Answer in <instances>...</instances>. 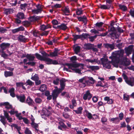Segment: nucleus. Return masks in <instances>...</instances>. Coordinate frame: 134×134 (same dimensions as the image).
<instances>
[{
  "mask_svg": "<svg viewBox=\"0 0 134 134\" xmlns=\"http://www.w3.org/2000/svg\"><path fill=\"white\" fill-rule=\"evenodd\" d=\"M122 49L120 51H115L113 52L112 53L111 56L109 57L110 59H111V60L109 61L110 63H111L114 67L118 68V64L119 63V58L122 52Z\"/></svg>",
  "mask_w": 134,
  "mask_h": 134,
  "instance_id": "f257e3e1",
  "label": "nucleus"
},
{
  "mask_svg": "<svg viewBox=\"0 0 134 134\" xmlns=\"http://www.w3.org/2000/svg\"><path fill=\"white\" fill-rule=\"evenodd\" d=\"M64 66H66L68 67L69 69H71L72 70L75 71V72L81 74L82 73L81 72V70L79 69L72 68H78L80 66L79 64L76 63V62H73V63H65L64 64Z\"/></svg>",
  "mask_w": 134,
  "mask_h": 134,
  "instance_id": "f03ea898",
  "label": "nucleus"
},
{
  "mask_svg": "<svg viewBox=\"0 0 134 134\" xmlns=\"http://www.w3.org/2000/svg\"><path fill=\"white\" fill-rule=\"evenodd\" d=\"M122 54H120L119 58V63L120 65H122L125 66H127L129 65L130 64V61L127 60L126 58H125L123 57L124 53V50L122 49Z\"/></svg>",
  "mask_w": 134,
  "mask_h": 134,
  "instance_id": "7ed1b4c3",
  "label": "nucleus"
},
{
  "mask_svg": "<svg viewBox=\"0 0 134 134\" xmlns=\"http://www.w3.org/2000/svg\"><path fill=\"white\" fill-rule=\"evenodd\" d=\"M55 89L52 91V99L54 101H56L59 93L62 91L61 88H58L57 86L54 87Z\"/></svg>",
  "mask_w": 134,
  "mask_h": 134,
  "instance_id": "20e7f679",
  "label": "nucleus"
},
{
  "mask_svg": "<svg viewBox=\"0 0 134 134\" xmlns=\"http://www.w3.org/2000/svg\"><path fill=\"white\" fill-rule=\"evenodd\" d=\"M90 35L89 34H82L81 35H73L72 36L73 37V40L74 41H76V40L79 39H80L82 40L86 38Z\"/></svg>",
  "mask_w": 134,
  "mask_h": 134,
  "instance_id": "39448f33",
  "label": "nucleus"
},
{
  "mask_svg": "<svg viewBox=\"0 0 134 134\" xmlns=\"http://www.w3.org/2000/svg\"><path fill=\"white\" fill-rule=\"evenodd\" d=\"M94 44L90 43H85L84 44V46L85 47V49L86 50H92L94 52H98V49L94 47Z\"/></svg>",
  "mask_w": 134,
  "mask_h": 134,
  "instance_id": "423d86ee",
  "label": "nucleus"
},
{
  "mask_svg": "<svg viewBox=\"0 0 134 134\" xmlns=\"http://www.w3.org/2000/svg\"><path fill=\"white\" fill-rule=\"evenodd\" d=\"M3 111L4 112V116L2 115L0 116V118H1L0 121L4 125H5L6 123V118L9 117V115L8 113L7 112V111L4 110Z\"/></svg>",
  "mask_w": 134,
  "mask_h": 134,
  "instance_id": "0eeeda50",
  "label": "nucleus"
},
{
  "mask_svg": "<svg viewBox=\"0 0 134 134\" xmlns=\"http://www.w3.org/2000/svg\"><path fill=\"white\" fill-rule=\"evenodd\" d=\"M51 114L50 111L48 109L46 108H43L42 110V114H41V116L42 118L46 119V118L49 116Z\"/></svg>",
  "mask_w": 134,
  "mask_h": 134,
  "instance_id": "6e6552de",
  "label": "nucleus"
},
{
  "mask_svg": "<svg viewBox=\"0 0 134 134\" xmlns=\"http://www.w3.org/2000/svg\"><path fill=\"white\" fill-rule=\"evenodd\" d=\"M43 61L47 62L46 64L47 65L53 64L56 65L58 64L59 63L57 60H53L52 59L47 57H45Z\"/></svg>",
  "mask_w": 134,
  "mask_h": 134,
  "instance_id": "1a4fd4ad",
  "label": "nucleus"
},
{
  "mask_svg": "<svg viewBox=\"0 0 134 134\" xmlns=\"http://www.w3.org/2000/svg\"><path fill=\"white\" fill-rule=\"evenodd\" d=\"M60 51V50L57 48H55L54 49L53 52H51L49 53V54L46 53V57L50 56L51 57H57L58 55L60 54L58 52Z\"/></svg>",
  "mask_w": 134,
  "mask_h": 134,
  "instance_id": "9d476101",
  "label": "nucleus"
},
{
  "mask_svg": "<svg viewBox=\"0 0 134 134\" xmlns=\"http://www.w3.org/2000/svg\"><path fill=\"white\" fill-rule=\"evenodd\" d=\"M79 81L80 83V85L81 87L84 88L87 86V79L85 77L79 79Z\"/></svg>",
  "mask_w": 134,
  "mask_h": 134,
  "instance_id": "9b49d317",
  "label": "nucleus"
},
{
  "mask_svg": "<svg viewBox=\"0 0 134 134\" xmlns=\"http://www.w3.org/2000/svg\"><path fill=\"white\" fill-rule=\"evenodd\" d=\"M92 97V94L90 92V91L88 90L86 92V93L83 95V99L85 100H86L87 99H88V100H90Z\"/></svg>",
  "mask_w": 134,
  "mask_h": 134,
  "instance_id": "f8f14e48",
  "label": "nucleus"
},
{
  "mask_svg": "<svg viewBox=\"0 0 134 134\" xmlns=\"http://www.w3.org/2000/svg\"><path fill=\"white\" fill-rule=\"evenodd\" d=\"M88 80L87 79V86H89L91 85L94 84L96 81L92 77H88Z\"/></svg>",
  "mask_w": 134,
  "mask_h": 134,
  "instance_id": "ddd939ff",
  "label": "nucleus"
},
{
  "mask_svg": "<svg viewBox=\"0 0 134 134\" xmlns=\"http://www.w3.org/2000/svg\"><path fill=\"white\" fill-rule=\"evenodd\" d=\"M26 103L30 106L34 107L35 106L34 102L30 96L28 97L26 100Z\"/></svg>",
  "mask_w": 134,
  "mask_h": 134,
  "instance_id": "4468645a",
  "label": "nucleus"
},
{
  "mask_svg": "<svg viewBox=\"0 0 134 134\" xmlns=\"http://www.w3.org/2000/svg\"><path fill=\"white\" fill-rule=\"evenodd\" d=\"M10 45V44L9 43H3L1 44L0 47L2 49V52H4V51Z\"/></svg>",
  "mask_w": 134,
  "mask_h": 134,
  "instance_id": "2eb2a0df",
  "label": "nucleus"
},
{
  "mask_svg": "<svg viewBox=\"0 0 134 134\" xmlns=\"http://www.w3.org/2000/svg\"><path fill=\"white\" fill-rule=\"evenodd\" d=\"M67 81L64 78H62V79L60 80V87L62 90H63L65 86V82Z\"/></svg>",
  "mask_w": 134,
  "mask_h": 134,
  "instance_id": "dca6fc26",
  "label": "nucleus"
},
{
  "mask_svg": "<svg viewBox=\"0 0 134 134\" xmlns=\"http://www.w3.org/2000/svg\"><path fill=\"white\" fill-rule=\"evenodd\" d=\"M133 46L132 45H130L125 50V53L127 55H129L131 54Z\"/></svg>",
  "mask_w": 134,
  "mask_h": 134,
  "instance_id": "f3484780",
  "label": "nucleus"
},
{
  "mask_svg": "<svg viewBox=\"0 0 134 134\" xmlns=\"http://www.w3.org/2000/svg\"><path fill=\"white\" fill-rule=\"evenodd\" d=\"M18 40L21 42H26L27 39L22 35H20L18 37Z\"/></svg>",
  "mask_w": 134,
  "mask_h": 134,
  "instance_id": "a211bd4d",
  "label": "nucleus"
},
{
  "mask_svg": "<svg viewBox=\"0 0 134 134\" xmlns=\"http://www.w3.org/2000/svg\"><path fill=\"white\" fill-rule=\"evenodd\" d=\"M104 45L105 48L108 49L109 48L112 50L114 49L115 47V44L114 43L112 44H110L108 43L104 44Z\"/></svg>",
  "mask_w": 134,
  "mask_h": 134,
  "instance_id": "6ab92c4d",
  "label": "nucleus"
},
{
  "mask_svg": "<svg viewBox=\"0 0 134 134\" xmlns=\"http://www.w3.org/2000/svg\"><path fill=\"white\" fill-rule=\"evenodd\" d=\"M104 100L107 102V103L109 104H112L114 101V100L110 99V97L106 96L104 98Z\"/></svg>",
  "mask_w": 134,
  "mask_h": 134,
  "instance_id": "aec40b11",
  "label": "nucleus"
},
{
  "mask_svg": "<svg viewBox=\"0 0 134 134\" xmlns=\"http://www.w3.org/2000/svg\"><path fill=\"white\" fill-rule=\"evenodd\" d=\"M78 19L79 21H83L85 25H86L87 24V19L85 16L84 15L82 17H79L78 18Z\"/></svg>",
  "mask_w": 134,
  "mask_h": 134,
  "instance_id": "412c9836",
  "label": "nucleus"
},
{
  "mask_svg": "<svg viewBox=\"0 0 134 134\" xmlns=\"http://www.w3.org/2000/svg\"><path fill=\"white\" fill-rule=\"evenodd\" d=\"M107 34H100V35H95L94 36H91L89 37V38L90 39V41L91 42H93L95 39L96 38L97 36H105Z\"/></svg>",
  "mask_w": 134,
  "mask_h": 134,
  "instance_id": "4be33fe9",
  "label": "nucleus"
},
{
  "mask_svg": "<svg viewBox=\"0 0 134 134\" xmlns=\"http://www.w3.org/2000/svg\"><path fill=\"white\" fill-rule=\"evenodd\" d=\"M16 97L17 99L19 100L20 102L23 103L25 102V97L24 95V94L22 96L16 95Z\"/></svg>",
  "mask_w": 134,
  "mask_h": 134,
  "instance_id": "5701e85b",
  "label": "nucleus"
},
{
  "mask_svg": "<svg viewBox=\"0 0 134 134\" xmlns=\"http://www.w3.org/2000/svg\"><path fill=\"white\" fill-rule=\"evenodd\" d=\"M100 8L102 9H109L110 8H113V7H111V4H107L105 5H101L100 6Z\"/></svg>",
  "mask_w": 134,
  "mask_h": 134,
  "instance_id": "b1692460",
  "label": "nucleus"
},
{
  "mask_svg": "<svg viewBox=\"0 0 134 134\" xmlns=\"http://www.w3.org/2000/svg\"><path fill=\"white\" fill-rule=\"evenodd\" d=\"M4 13L6 15L11 14L13 13L14 10L13 9L9 8L4 9Z\"/></svg>",
  "mask_w": 134,
  "mask_h": 134,
  "instance_id": "393cba45",
  "label": "nucleus"
},
{
  "mask_svg": "<svg viewBox=\"0 0 134 134\" xmlns=\"http://www.w3.org/2000/svg\"><path fill=\"white\" fill-rule=\"evenodd\" d=\"M129 82L128 83H127L128 85L133 86L134 83V77H130L128 81Z\"/></svg>",
  "mask_w": 134,
  "mask_h": 134,
  "instance_id": "a878e982",
  "label": "nucleus"
},
{
  "mask_svg": "<svg viewBox=\"0 0 134 134\" xmlns=\"http://www.w3.org/2000/svg\"><path fill=\"white\" fill-rule=\"evenodd\" d=\"M8 92L10 93V95L12 97L14 98L15 97V94L14 88L12 87L10 88L8 91Z\"/></svg>",
  "mask_w": 134,
  "mask_h": 134,
  "instance_id": "bb28decb",
  "label": "nucleus"
},
{
  "mask_svg": "<svg viewBox=\"0 0 134 134\" xmlns=\"http://www.w3.org/2000/svg\"><path fill=\"white\" fill-rule=\"evenodd\" d=\"M87 67L88 68L91 69L92 71L97 70L99 69V66H97L89 65L87 66Z\"/></svg>",
  "mask_w": 134,
  "mask_h": 134,
  "instance_id": "cd10ccee",
  "label": "nucleus"
},
{
  "mask_svg": "<svg viewBox=\"0 0 134 134\" xmlns=\"http://www.w3.org/2000/svg\"><path fill=\"white\" fill-rule=\"evenodd\" d=\"M40 5L37 6L38 9H34L32 10V12L34 14H37L39 13H40L41 12L42 8L40 7Z\"/></svg>",
  "mask_w": 134,
  "mask_h": 134,
  "instance_id": "c85d7f7f",
  "label": "nucleus"
},
{
  "mask_svg": "<svg viewBox=\"0 0 134 134\" xmlns=\"http://www.w3.org/2000/svg\"><path fill=\"white\" fill-rule=\"evenodd\" d=\"M83 108L82 107H80L77 108V110H74L73 111L77 114H81L82 113V111Z\"/></svg>",
  "mask_w": 134,
  "mask_h": 134,
  "instance_id": "c756f323",
  "label": "nucleus"
},
{
  "mask_svg": "<svg viewBox=\"0 0 134 134\" xmlns=\"http://www.w3.org/2000/svg\"><path fill=\"white\" fill-rule=\"evenodd\" d=\"M24 30V27H23L21 26L18 28L13 30L12 32L13 33H17L18 31H23Z\"/></svg>",
  "mask_w": 134,
  "mask_h": 134,
  "instance_id": "7c9ffc66",
  "label": "nucleus"
},
{
  "mask_svg": "<svg viewBox=\"0 0 134 134\" xmlns=\"http://www.w3.org/2000/svg\"><path fill=\"white\" fill-rule=\"evenodd\" d=\"M33 54H27V58L28 59L29 61H33L35 58V57L33 56Z\"/></svg>",
  "mask_w": 134,
  "mask_h": 134,
  "instance_id": "2f4dec72",
  "label": "nucleus"
},
{
  "mask_svg": "<svg viewBox=\"0 0 134 134\" xmlns=\"http://www.w3.org/2000/svg\"><path fill=\"white\" fill-rule=\"evenodd\" d=\"M13 72L10 71H5L4 72V75L5 77H10L13 76Z\"/></svg>",
  "mask_w": 134,
  "mask_h": 134,
  "instance_id": "473e14b6",
  "label": "nucleus"
},
{
  "mask_svg": "<svg viewBox=\"0 0 134 134\" xmlns=\"http://www.w3.org/2000/svg\"><path fill=\"white\" fill-rule=\"evenodd\" d=\"M110 121H113V123L115 124H118L120 121L119 118L118 117L111 118L110 119Z\"/></svg>",
  "mask_w": 134,
  "mask_h": 134,
  "instance_id": "72a5a7b5",
  "label": "nucleus"
},
{
  "mask_svg": "<svg viewBox=\"0 0 134 134\" xmlns=\"http://www.w3.org/2000/svg\"><path fill=\"white\" fill-rule=\"evenodd\" d=\"M52 23L53 25V27L56 29H58V26L57 25L58 24V22L56 20H54L52 21Z\"/></svg>",
  "mask_w": 134,
  "mask_h": 134,
  "instance_id": "f704fd0d",
  "label": "nucleus"
},
{
  "mask_svg": "<svg viewBox=\"0 0 134 134\" xmlns=\"http://www.w3.org/2000/svg\"><path fill=\"white\" fill-rule=\"evenodd\" d=\"M35 55L36 58L38 59L41 60L43 61L45 57H43V56H42L38 53H36Z\"/></svg>",
  "mask_w": 134,
  "mask_h": 134,
  "instance_id": "c9c22d12",
  "label": "nucleus"
},
{
  "mask_svg": "<svg viewBox=\"0 0 134 134\" xmlns=\"http://www.w3.org/2000/svg\"><path fill=\"white\" fill-rule=\"evenodd\" d=\"M47 89L46 85L44 84L42 85L39 89V90L42 92H43L45 91Z\"/></svg>",
  "mask_w": 134,
  "mask_h": 134,
  "instance_id": "e433bc0d",
  "label": "nucleus"
},
{
  "mask_svg": "<svg viewBox=\"0 0 134 134\" xmlns=\"http://www.w3.org/2000/svg\"><path fill=\"white\" fill-rule=\"evenodd\" d=\"M31 79L32 80L35 81H37L38 79H39V78L38 75L35 74L34 76L32 75V77Z\"/></svg>",
  "mask_w": 134,
  "mask_h": 134,
  "instance_id": "4c0bfd02",
  "label": "nucleus"
},
{
  "mask_svg": "<svg viewBox=\"0 0 134 134\" xmlns=\"http://www.w3.org/2000/svg\"><path fill=\"white\" fill-rule=\"evenodd\" d=\"M16 16L19 19H23L24 18V15L23 13L20 12L17 14Z\"/></svg>",
  "mask_w": 134,
  "mask_h": 134,
  "instance_id": "58836bf2",
  "label": "nucleus"
},
{
  "mask_svg": "<svg viewBox=\"0 0 134 134\" xmlns=\"http://www.w3.org/2000/svg\"><path fill=\"white\" fill-rule=\"evenodd\" d=\"M81 47L79 46L76 47L74 49V51L76 54H77L80 51Z\"/></svg>",
  "mask_w": 134,
  "mask_h": 134,
  "instance_id": "ea45409f",
  "label": "nucleus"
},
{
  "mask_svg": "<svg viewBox=\"0 0 134 134\" xmlns=\"http://www.w3.org/2000/svg\"><path fill=\"white\" fill-rule=\"evenodd\" d=\"M110 63H111L109 62L108 63H105L102 65L104 67H105L107 69H109L111 68V65L110 64Z\"/></svg>",
  "mask_w": 134,
  "mask_h": 134,
  "instance_id": "a19ab883",
  "label": "nucleus"
},
{
  "mask_svg": "<svg viewBox=\"0 0 134 134\" xmlns=\"http://www.w3.org/2000/svg\"><path fill=\"white\" fill-rule=\"evenodd\" d=\"M86 115L88 119H94V118L92 117V114L91 113L89 112L87 110L86 111Z\"/></svg>",
  "mask_w": 134,
  "mask_h": 134,
  "instance_id": "79ce46f5",
  "label": "nucleus"
},
{
  "mask_svg": "<svg viewBox=\"0 0 134 134\" xmlns=\"http://www.w3.org/2000/svg\"><path fill=\"white\" fill-rule=\"evenodd\" d=\"M51 27V26L49 25L46 26L44 25H41L40 29L42 30H44L47 29Z\"/></svg>",
  "mask_w": 134,
  "mask_h": 134,
  "instance_id": "37998d69",
  "label": "nucleus"
},
{
  "mask_svg": "<svg viewBox=\"0 0 134 134\" xmlns=\"http://www.w3.org/2000/svg\"><path fill=\"white\" fill-rule=\"evenodd\" d=\"M122 76L124 79L125 80V82L126 83H128L129 82L128 81L129 79L128 77L125 73H123L122 74Z\"/></svg>",
  "mask_w": 134,
  "mask_h": 134,
  "instance_id": "c03bdc74",
  "label": "nucleus"
},
{
  "mask_svg": "<svg viewBox=\"0 0 134 134\" xmlns=\"http://www.w3.org/2000/svg\"><path fill=\"white\" fill-rule=\"evenodd\" d=\"M67 28L66 25L64 24H61L60 25H59L58 27V29H60L63 30H65Z\"/></svg>",
  "mask_w": 134,
  "mask_h": 134,
  "instance_id": "a18cd8bd",
  "label": "nucleus"
},
{
  "mask_svg": "<svg viewBox=\"0 0 134 134\" xmlns=\"http://www.w3.org/2000/svg\"><path fill=\"white\" fill-rule=\"evenodd\" d=\"M119 7L123 11H125L127 9L126 7L124 5L120 4L119 5Z\"/></svg>",
  "mask_w": 134,
  "mask_h": 134,
  "instance_id": "49530a36",
  "label": "nucleus"
},
{
  "mask_svg": "<svg viewBox=\"0 0 134 134\" xmlns=\"http://www.w3.org/2000/svg\"><path fill=\"white\" fill-rule=\"evenodd\" d=\"M27 4L26 3L21 4L20 5V7L21 9L25 10L27 8Z\"/></svg>",
  "mask_w": 134,
  "mask_h": 134,
  "instance_id": "de8ad7c7",
  "label": "nucleus"
},
{
  "mask_svg": "<svg viewBox=\"0 0 134 134\" xmlns=\"http://www.w3.org/2000/svg\"><path fill=\"white\" fill-rule=\"evenodd\" d=\"M100 61L101 62V64L102 65L105 63L108 60V59L107 58H105L104 57L100 59Z\"/></svg>",
  "mask_w": 134,
  "mask_h": 134,
  "instance_id": "09e8293b",
  "label": "nucleus"
},
{
  "mask_svg": "<svg viewBox=\"0 0 134 134\" xmlns=\"http://www.w3.org/2000/svg\"><path fill=\"white\" fill-rule=\"evenodd\" d=\"M59 125L61 126L63 129H65L67 128V127L66 126L63 122H59Z\"/></svg>",
  "mask_w": 134,
  "mask_h": 134,
  "instance_id": "8fccbe9b",
  "label": "nucleus"
},
{
  "mask_svg": "<svg viewBox=\"0 0 134 134\" xmlns=\"http://www.w3.org/2000/svg\"><path fill=\"white\" fill-rule=\"evenodd\" d=\"M26 83H27V85L32 86L34 85V83L30 79H28L26 81Z\"/></svg>",
  "mask_w": 134,
  "mask_h": 134,
  "instance_id": "3c124183",
  "label": "nucleus"
},
{
  "mask_svg": "<svg viewBox=\"0 0 134 134\" xmlns=\"http://www.w3.org/2000/svg\"><path fill=\"white\" fill-rule=\"evenodd\" d=\"M63 11L64 13L66 15V13H70V11L69 9V8L67 7H66L63 9Z\"/></svg>",
  "mask_w": 134,
  "mask_h": 134,
  "instance_id": "603ef678",
  "label": "nucleus"
},
{
  "mask_svg": "<svg viewBox=\"0 0 134 134\" xmlns=\"http://www.w3.org/2000/svg\"><path fill=\"white\" fill-rule=\"evenodd\" d=\"M123 99L124 100H127L128 102H129L130 99L129 95L127 94H124L123 96Z\"/></svg>",
  "mask_w": 134,
  "mask_h": 134,
  "instance_id": "864d4df0",
  "label": "nucleus"
},
{
  "mask_svg": "<svg viewBox=\"0 0 134 134\" xmlns=\"http://www.w3.org/2000/svg\"><path fill=\"white\" fill-rule=\"evenodd\" d=\"M10 111H8V113H9L11 115H14L15 113L17 114L18 113V111H14V109L13 108V109H11Z\"/></svg>",
  "mask_w": 134,
  "mask_h": 134,
  "instance_id": "5fc2aeb1",
  "label": "nucleus"
},
{
  "mask_svg": "<svg viewBox=\"0 0 134 134\" xmlns=\"http://www.w3.org/2000/svg\"><path fill=\"white\" fill-rule=\"evenodd\" d=\"M23 24L25 27H27L30 25V22L27 21H25L23 22Z\"/></svg>",
  "mask_w": 134,
  "mask_h": 134,
  "instance_id": "6e6d98bb",
  "label": "nucleus"
},
{
  "mask_svg": "<svg viewBox=\"0 0 134 134\" xmlns=\"http://www.w3.org/2000/svg\"><path fill=\"white\" fill-rule=\"evenodd\" d=\"M76 12L77 15H80L82 14V10L81 9H77L76 11Z\"/></svg>",
  "mask_w": 134,
  "mask_h": 134,
  "instance_id": "4d7b16f0",
  "label": "nucleus"
},
{
  "mask_svg": "<svg viewBox=\"0 0 134 134\" xmlns=\"http://www.w3.org/2000/svg\"><path fill=\"white\" fill-rule=\"evenodd\" d=\"M35 101L38 104H40L42 102L41 99L39 98H36L35 99Z\"/></svg>",
  "mask_w": 134,
  "mask_h": 134,
  "instance_id": "13d9d810",
  "label": "nucleus"
},
{
  "mask_svg": "<svg viewBox=\"0 0 134 134\" xmlns=\"http://www.w3.org/2000/svg\"><path fill=\"white\" fill-rule=\"evenodd\" d=\"M31 127L34 128H37L39 126L38 124L35 123V122H34L32 124V123H31Z\"/></svg>",
  "mask_w": 134,
  "mask_h": 134,
  "instance_id": "bf43d9fd",
  "label": "nucleus"
},
{
  "mask_svg": "<svg viewBox=\"0 0 134 134\" xmlns=\"http://www.w3.org/2000/svg\"><path fill=\"white\" fill-rule=\"evenodd\" d=\"M103 24L104 23L102 22H100L97 23L95 25L97 27H100L102 26Z\"/></svg>",
  "mask_w": 134,
  "mask_h": 134,
  "instance_id": "052dcab7",
  "label": "nucleus"
},
{
  "mask_svg": "<svg viewBox=\"0 0 134 134\" xmlns=\"http://www.w3.org/2000/svg\"><path fill=\"white\" fill-rule=\"evenodd\" d=\"M5 108L7 109H13V108L12 105L10 104L9 102H8V104L7 106H6Z\"/></svg>",
  "mask_w": 134,
  "mask_h": 134,
  "instance_id": "680f3d73",
  "label": "nucleus"
},
{
  "mask_svg": "<svg viewBox=\"0 0 134 134\" xmlns=\"http://www.w3.org/2000/svg\"><path fill=\"white\" fill-rule=\"evenodd\" d=\"M71 102L72 105L75 107H76L77 105V103L76 100L75 99H73L71 100Z\"/></svg>",
  "mask_w": 134,
  "mask_h": 134,
  "instance_id": "e2e57ef3",
  "label": "nucleus"
},
{
  "mask_svg": "<svg viewBox=\"0 0 134 134\" xmlns=\"http://www.w3.org/2000/svg\"><path fill=\"white\" fill-rule=\"evenodd\" d=\"M32 19V20H30L31 21H33L34 20H37L39 19V18L38 16H33L31 17L30 19Z\"/></svg>",
  "mask_w": 134,
  "mask_h": 134,
  "instance_id": "0e129e2a",
  "label": "nucleus"
},
{
  "mask_svg": "<svg viewBox=\"0 0 134 134\" xmlns=\"http://www.w3.org/2000/svg\"><path fill=\"white\" fill-rule=\"evenodd\" d=\"M26 64L31 65L32 66H34L36 64V62H28L26 63Z\"/></svg>",
  "mask_w": 134,
  "mask_h": 134,
  "instance_id": "69168bd1",
  "label": "nucleus"
},
{
  "mask_svg": "<svg viewBox=\"0 0 134 134\" xmlns=\"http://www.w3.org/2000/svg\"><path fill=\"white\" fill-rule=\"evenodd\" d=\"M25 134H32L31 131L27 128H26L25 130Z\"/></svg>",
  "mask_w": 134,
  "mask_h": 134,
  "instance_id": "338daca9",
  "label": "nucleus"
},
{
  "mask_svg": "<svg viewBox=\"0 0 134 134\" xmlns=\"http://www.w3.org/2000/svg\"><path fill=\"white\" fill-rule=\"evenodd\" d=\"M124 115L123 113L121 112L119 114V119L120 120H122L124 118Z\"/></svg>",
  "mask_w": 134,
  "mask_h": 134,
  "instance_id": "774afa93",
  "label": "nucleus"
}]
</instances>
